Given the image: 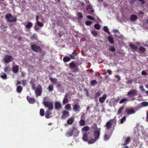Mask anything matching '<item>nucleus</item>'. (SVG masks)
<instances>
[{
    "label": "nucleus",
    "instance_id": "obj_43",
    "mask_svg": "<svg viewBox=\"0 0 148 148\" xmlns=\"http://www.w3.org/2000/svg\"><path fill=\"white\" fill-rule=\"evenodd\" d=\"M48 89L49 92H51L53 90V85H51L49 86Z\"/></svg>",
    "mask_w": 148,
    "mask_h": 148
},
{
    "label": "nucleus",
    "instance_id": "obj_61",
    "mask_svg": "<svg viewBox=\"0 0 148 148\" xmlns=\"http://www.w3.org/2000/svg\"><path fill=\"white\" fill-rule=\"evenodd\" d=\"M139 88L141 89H142V91H145V90L143 86V85H141L140 86Z\"/></svg>",
    "mask_w": 148,
    "mask_h": 148
},
{
    "label": "nucleus",
    "instance_id": "obj_5",
    "mask_svg": "<svg viewBox=\"0 0 148 148\" xmlns=\"http://www.w3.org/2000/svg\"><path fill=\"white\" fill-rule=\"evenodd\" d=\"M77 130V128L75 126L69 129V131L66 134V136L68 137H71L73 135L74 132Z\"/></svg>",
    "mask_w": 148,
    "mask_h": 148
},
{
    "label": "nucleus",
    "instance_id": "obj_2",
    "mask_svg": "<svg viewBox=\"0 0 148 148\" xmlns=\"http://www.w3.org/2000/svg\"><path fill=\"white\" fill-rule=\"evenodd\" d=\"M31 48L34 52L36 53H41L42 52V49L39 46L34 44H32L31 42L30 44Z\"/></svg>",
    "mask_w": 148,
    "mask_h": 148
},
{
    "label": "nucleus",
    "instance_id": "obj_42",
    "mask_svg": "<svg viewBox=\"0 0 148 148\" xmlns=\"http://www.w3.org/2000/svg\"><path fill=\"white\" fill-rule=\"evenodd\" d=\"M101 95V92L100 91H97L95 95V97H99Z\"/></svg>",
    "mask_w": 148,
    "mask_h": 148
},
{
    "label": "nucleus",
    "instance_id": "obj_38",
    "mask_svg": "<svg viewBox=\"0 0 148 148\" xmlns=\"http://www.w3.org/2000/svg\"><path fill=\"white\" fill-rule=\"evenodd\" d=\"M65 107V109L68 111L70 110L71 108L70 105L69 104H67L66 105Z\"/></svg>",
    "mask_w": 148,
    "mask_h": 148
},
{
    "label": "nucleus",
    "instance_id": "obj_10",
    "mask_svg": "<svg viewBox=\"0 0 148 148\" xmlns=\"http://www.w3.org/2000/svg\"><path fill=\"white\" fill-rule=\"evenodd\" d=\"M100 135V131L99 130H96L94 131V136L95 138L97 140L99 138Z\"/></svg>",
    "mask_w": 148,
    "mask_h": 148
},
{
    "label": "nucleus",
    "instance_id": "obj_39",
    "mask_svg": "<svg viewBox=\"0 0 148 148\" xmlns=\"http://www.w3.org/2000/svg\"><path fill=\"white\" fill-rule=\"evenodd\" d=\"M128 101V99L127 98H123L121 100H120L119 101V103L121 104L124 102H125L126 101Z\"/></svg>",
    "mask_w": 148,
    "mask_h": 148
},
{
    "label": "nucleus",
    "instance_id": "obj_31",
    "mask_svg": "<svg viewBox=\"0 0 148 148\" xmlns=\"http://www.w3.org/2000/svg\"><path fill=\"white\" fill-rule=\"evenodd\" d=\"M97 140L95 138H92L89 139L88 141V143L89 144H91L94 143Z\"/></svg>",
    "mask_w": 148,
    "mask_h": 148
},
{
    "label": "nucleus",
    "instance_id": "obj_6",
    "mask_svg": "<svg viewBox=\"0 0 148 148\" xmlns=\"http://www.w3.org/2000/svg\"><path fill=\"white\" fill-rule=\"evenodd\" d=\"M42 88L41 85L38 84L37 88L35 89V93L36 97L39 96L41 95L42 92Z\"/></svg>",
    "mask_w": 148,
    "mask_h": 148
},
{
    "label": "nucleus",
    "instance_id": "obj_52",
    "mask_svg": "<svg viewBox=\"0 0 148 148\" xmlns=\"http://www.w3.org/2000/svg\"><path fill=\"white\" fill-rule=\"evenodd\" d=\"M36 23L40 27H42L43 26V24L39 22V21L37 22Z\"/></svg>",
    "mask_w": 148,
    "mask_h": 148
},
{
    "label": "nucleus",
    "instance_id": "obj_53",
    "mask_svg": "<svg viewBox=\"0 0 148 148\" xmlns=\"http://www.w3.org/2000/svg\"><path fill=\"white\" fill-rule=\"evenodd\" d=\"M22 85L25 86L27 84V81L26 80L23 79L22 80Z\"/></svg>",
    "mask_w": 148,
    "mask_h": 148
},
{
    "label": "nucleus",
    "instance_id": "obj_13",
    "mask_svg": "<svg viewBox=\"0 0 148 148\" xmlns=\"http://www.w3.org/2000/svg\"><path fill=\"white\" fill-rule=\"evenodd\" d=\"M54 106L55 108L58 110L61 108L62 107L61 103L58 101H56L55 102Z\"/></svg>",
    "mask_w": 148,
    "mask_h": 148
},
{
    "label": "nucleus",
    "instance_id": "obj_26",
    "mask_svg": "<svg viewBox=\"0 0 148 148\" xmlns=\"http://www.w3.org/2000/svg\"><path fill=\"white\" fill-rule=\"evenodd\" d=\"M23 88L21 86H17L16 90V92L18 93H20L22 91Z\"/></svg>",
    "mask_w": 148,
    "mask_h": 148
},
{
    "label": "nucleus",
    "instance_id": "obj_60",
    "mask_svg": "<svg viewBox=\"0 0 148 148\" xmlns=\"http://www.w3.org/2000/svg\"><path fill=\"white\" fill-rule=\"evenodd\" d=\"M31 85L32 89L34 90H35L36 88L35 84H34L33 85Z\"/></svg>",
    "mask_w": 148,
    "mask_h": 148
},
{
    "label": "nucleus",
    "instance_id": "obj_49",
    "mask_svg": "<svg viewBox=\"0 0 148 148\" xmlns=\"http://www.w3.org/2000/svg\"><path fill=\"white\" fill-rule=\"evenodd\" d=\"M91 32L92 34L95 37H96L97 36V33L96 31H91Z\"/></svg>",
    "mask_w": 148,
    "mask_h": 148
},
{
    "label": "nucleus",
    "instance_id": "obj_44",
    "mask_svg": "<svg viewBox=\"0 0 148 148\" xmlns=\"http://www.w3.org/2000/svg\"><path fill=\"white\" fill-rule=\"evenodd\" d=\"M146 49L143 47H139V51L140 52H144L146 51Z\"/></svg>",
    "mask_w": 148,
    "mask_h": 148
},
{
    "label": "nucleus",
    "instance_id": "obj_40",
    "mask_svg": "<svg viewBox=\"0 0 148 148\" xmlns=\"http://www.w3.org/2000/svg\"><path fill=\"white\" fill-rule=\"evenodd\" d=\"M126 117L124 116L122 119H120V123L122 124L126 120Z\"/></svg>",
    "mask_w": 148,
    "mask_h": 148
},
{
    "label": "nucleus",
    "instance_id": "obj_3",
    "mask_svg": "<svg viewBox=\"0 0 148 148\" xmlns=\"http://www.w3.org/2000/svg\"><path fill=\"white\" fill-rule=\"evenodd\" d=\"M46 98L45 97L43 99V104L45 106L48 108L49 110H52L53 109V102L51 101H47L45 100V99Z\"/></svg>",
    "mask_w": 148,
    "mask_h": 148
},
{
    "label": "nucleus",
    "instance_id": "obj_23",
    "mask_svg": "<svg viewBox=\"0 0 148 148\" xmlns=\"http://www.w3.org/2000/svg\"><path fill=\"white\" fill-rule=\"evenodd\" d=\"M68 99L67 98V94H66L64 96V97L63 99L62 103L63 104H65L68 103Z\"/></svg>",
    "mask_w": 148,
    "mask_h": 148
},
{
    "label": "nucleus",
    "instance_id": "obj_41",
    "mask_svg": "<svg viewBox=\"0 0 148 148\" xmlns=\"http://www.w3.org/2000/svg\"><path fill=\"white\" fill-rule=\"evenodd\" d=\"M97 82L96 80H94L92 81L90 83V85L92 86H94L97 84Z\"/></svg>",
    "mask_w": 148,
    "mask_h": 148
},
{
    "label": "nucleus",
    "instance_id": "obj_19",
    "mask_svg": "<svg viewBox=\"0 0 148 148\" xmlns=\"http://www.w3.org/2000/svg\"><path fill=\"white\" fill-rule=\"evenodd\" d=\"M74 121V118L71 117L68 119L67 121V123L69 125L72 124Z\"/></svg>",
    "mask_w": 148,
    "mask_h": 148
},
{
    "label": "nucleus",
    "instance_id": "obj_58",
    "mask_svg": "<svg viewBox=\"0 0 148 148\" xmlns=\"http://www.w3.org/2000/svg\"><path fill=\"white\" fill-rule=\"evenodd\" d=\"M141 74L142 75H147V73H146V72L144 71H143L141 72Z\"/></svg>",
    "mask_w": 148,
    "mask_h": 148
},
{
    "label": "nucleus",
    "instance_id": "obj_32",
    "mask_svg": "<svg viewBox=\"0 0 148 148\" xmlns=\"http://www.w3.org/2000/svg\"><path fill=\"white\" fill-rule=\"evenodd\" d=\"M45 114V110L44 109L41 108L40 110V114L41 116H43Z\"/></svg>",
    "mask_w": 148,
    "mask_h": 148
},
{
    "label": "nucleus",
    "instance_id": "obj_8",
    "mask_svg": "<svg viewBox=\"0 0 148 148\" xmlns=\"http://www.w3.org/2000/svg\"><path fill=\"white\" fill-rule=\"evenodd\" d=\"M137 91L136 90L133 89L130 90L127 93V95L129 96H135L136 94Z\"/></svg>",
    "mask_w": 148,
    "mask_h": 148
},
{
    "label": "nucleus",
    "instance_id": "obj_56",
    "mask_svg": "<svg viewBox=\"0 0 148 148\" xmlns=\"http://www.w3.org/2000/svg\"><path fill=\"white\" fill-rule=\"evenodd\" d=\"M87 17L89 19L91 20H93L94 19V18L93 17L90 15L87 16Z\"/></svg>",
    "mask_w": 148,
    "mask_h": 148
},
{
    "label": "nucleus",
    "instance_id": "obj_24",
    "mask_svg": "<svg viewBox=\"0 0 148 148\" xmlns=\"http://www.w3.org/2000/svg\"><path fill=\"white\" fill-rule=\"evenodd\" d=\"M88 135L86 133H85L83 135L82 139L83 140L85 141H88Z\"/></svg>",
    "mask_w": 148,
    "mask_h": 148
},
{
    "label": "nucleus",
    "instance_id": "obj_54",
    "mask_svg": "<svg viewBox=\"0 0 148 148\" xmlns=\"http://www.w3.org/2000/svg\"><path fill=\"white\" fill-rule=\"evenodd\" d=\"M79 69L77 67H75L74 68V70L73 71V73H76L79 71Z\"/></svg>",
    "mask_w": 148,
    "mask_h": 148
},
{
    "label": "nucleus",
    "instance_id": "obj_11",
    "mask_svg": "<svg viewBox=\"0 0 148 148\" xmlns=\"http://www.w3.org/2000/svg\"><path fill=\"white\" fill-rule=\"evenodd\" d=\"M27 98L28 101L30 104H34L36 102V100L34 99L31 98L28 96H27Z\"/></svg>",
    "mask_w": 148,
    "mask_h": 148
},
{
    "label": "nucleus",
    "instance_id": "obj_22",
    "mask_svg": "<svg viewBox=\"0 0 148 148\" xmlns=\"http://www.w3.org/2000/svg\"><path fill=\"white\" fill-rule=\"evenodd\" d=\"M90 130L89 127L88 126H86L83 127L82 130L83 132L86 133L88 131Z\"/></svg>",
    "mask_w": 148,
    "mask_h": 148
},
{
    "label": "nucleus",
    "instance_id": "obj_21",
    "mask_svg": "<svg viewBox=\"0 0 148 148\" xmlns=\"http://www.w3.org/2000/svg\"><path fill=\"white\" fill-rule=\"evenodd\" d=\"M129 46L131 48L134 49L136 51L138 49L137 46L136 45L132 43H130Z\"/></svg>",
    "mask_w": 148,
    "mask_h": 148
},
{
    "label": "nucleus",
    "instance_id": "obj_29",
    "mask_svg": "<svg viewBox=\"0 0 148 148\" xmlns=\"http://www.w3.org/2000/svg\"><path fill=\"white\" fill-rule=\"evenodd\" d=\"M85 121L83 119H81L79 122V125L80 126H82L85 125Z\"/></svg>",
    "mask_w": 148,
    "mask_h": 148
},
{
    "label": "nucleus",
    "instance_id": "obj_45",
    "mask_svg": "<svg viewBox=\"0 0 148 148\" xmlns=\"http://www.w3.org/2000/svg\"><path fill=\"white\" fill-rule=\"evenodd\" d=\"M130 137H128L125 139V143L126 144H128L130 142Z\"/></svg>",
    "mask_w": 148,
    "mask_h": 148
},
{
    "label": "nucleus",
    "instance_id": "obj_17",
    "mask_svg": "<svg viewBox=\"0 0 148 148\" xmlns=\"http://www.w3.org/2000/svg\"><path fill=\"white\" fill-rule=\"evenodd\" d=\"M50 110H48L46 111L45 114V117L47 118H51V112L50 111Z\"/></svg>",
    "mask_w": 148,
    "mask_h": 148
},
{
    "label": "nucleus",
    "instance_id": "obj_63",
    "mask_svg": "<svg viewBox=\"0 0 148 148\" xmlns=\"http://www.w3.org/2000/svg\"><path fill=\"white\" fill-rule=\"evenodd\" d=\"M71 57V59H75V57L72 54H70L69 55Z\"/></svg>",
    "mask_w": 148,
    "mask_h": 148
},
{
    "label": "nucleus",
    "instance_id": "obj_33",
    "mask_svg": "<svg viewBox=\"0 0 148 148\" xmlns=\"http://www.w3.org/2000/svg\"><path fill=\"white\" fill-rule=\"evenodd\" d=\"M4 72L8 73L11 71V70L9 67L7 66L4 67Z\"/></svg>",
    "mask_w": 148,
    "mask_h": 148
},
{
    "label": "nucleus",
    "instance_id": "obj_37",
    "mask_svg": "<svg viewBox=\"0 0 148 148\" xmlns=\"http://www.w3.org/2000/svg\"><path fill=\"white\" fill-rule=\"evenodd\" d=\"M32 24L31 22L28 23L26 26L27 29H29L32 26Z\"/></svg>",
    "mask_w": 148,
    "mask_h": 148
},
{
    "label": "nucleus",
    "instance_id": "obj_27",
    "mask_svg": "<svg viewBox=\"0 0 148 148\" xmlns=\"http://www.w3.org/2000/svg\"><path fill=\"white\" fill-rule=\"evenodd\" d=\"M30 39L31 40L35 39L37 40L38 39V37L36 34H34L30 37Z\"/></svg>",
    "mask_w": 148,
    "mask_h": 148
},
{
    "label": "nucleus",
    "instance_id": "obj_20",
    "mask_svg": "<svg viewBox=\"0 0 148 148\" xmlns=\"http://www.w3.org/2000/svg\"><path fill=\"white\" fill-rule=\"evenodd\" d=\"M130 19L131 21H134L137 19V16L135 14H132L131 16Z\"/></svg>",
    "mask_w": 148,
    "mask_h": 148
},
{
    "label": "nucleus",
    "instance_id": "obj_35",
    "mask_svg": "<svg viewBox=\"0 0 148 148\" xmlns=\"http://www.w3.org/2000/svg\"><path fill=\"white\" fill-rule=\"evenodd\" d=\"M71 60V58L68 57H65L63 58V61L65 62L70 61Z\"/></svg>",
    "mask_w": 148,
    "mask_h": 148
},
{
    "label": "nucleus",
    "instance_id": "obj_1",
    "mask_svg": "<svg viewBox=\"0 0 148 148\" xmlns=\"http://www.w3.org/2000/svg\"><path fill=\"white\" fill-rule=\"evenodd\" d=\"M116 119H110L106 122L104 127H106V130L108 131V130L110 129L112 126H113L114 128L116 125Z\"/></svg>",
    "mask_w": 148,
    "mask_h": 148
},
{
    "label": "nucleus",
    "instance_id": "obj_57",
    "mask_svg": "<svg viewBox=\"0 0 148 148\" xmlns=\"http://www.w3.org/2000/svg\"><path fill=\"white\" fill-rule=\"evenodd\" d=\"M114 77H115L117 78L120 81L121 80V77L118 75H115L114 76Z\"/></svg>",
    "mask_w": 148,
    "mask_h": 148
},
{
    "label": "nucleus",
    "instance_id": "obj_16",
    "mask_svg": "<svg viewBox=\"0 0 148 148\" xmlns=\"http://www.w3.org/2000/svg\"><path fill=\"white\" fill-rule=\"evenodd\" d=\"M107 98V95L106 94H104L103 96L99 98V101L101 103H104Z\"/></svg>",
    "mask_w": 148,
    "mask_h": 148
},
{
    "label": "nucleus",
    "instance_id": "obj_51",
    "mask_svg": "<svg viewBox=\"0 0 148 148\" xmlns=\"http://www.w3.org/2000/svg\"><path fill=\"white\" fill-rule=\"evenodd\" d=\"M92 23V21H86L85 24L87 25H90Z\"/></svg>",
    "mask_w": 148,
    "mask_h": 148
},
{
    "label": "nucleus",
    "instance_id": "obj_12",
    "mask_svg": "<svg viewBox=\"0 0 148 148\" xmlns=\"http://www.w3.org/2000/svg\"><path fill=\"white\" fill-rule=\"evenodd\" d=\"M73 110L76 112H79L80 110V107L79 104H75L73 108Z\"/></svg>",
    "mask_w": 148,
    "mask_h": 148
},
{
    "label": "nucleus",
    "instance_id": "obj_4",
    "mask_svg": "<svg viewBox=\"0 0 148 148\" xmlns=\"http://www.w3.org/2000/svg\"><path fill=\"white\" fill-rule=\"evenodd\" d=\"M5 18L10 23L12 22H15L17 21L16 18V17H14V18L12 20L10 19V18H13V17L12 16V14L10 13L7 14L5 16Z\"/></svg>",
    "mask_w": 148,
    "mask_h": 148
},
{
    "label": "nucleus",
    "instance_id": "obj_46",
    "mask_svg": "<svg viewBox=\"0 0 148 148\" xmlns=\"http://www.w3.org/2000/svg\"><path fill=\"white\" fill-rule=\"evenodd\" d=\"M141 105L144 107H146L148 106V102H144L141 103Z\"/></svg>",
    "mask_w": 148,
    "mask_h": 148
},
{
    "label": "nucleus",
    "instance_id": "obj_9",
    "mask_svg": "<svg viewBox=\"0 0 148 148\" xmlns=\"http://www.w3.org/2000/svg\"><path fill=\"white\" fill-rule=\"evenodd\" d=\"M69 116V112L65 110H64L62 112L61 117L62 119H65L66 117Z\"/></svg>",
    "mask_w": 148,
    "mask_h": 148
},
{
    "label": "nucleus",
    "instance_id": "obj_25",
    "mask_svg": "<svg viewBox=\"0 0 148 148\" xmlns=\"http://www.w3.org/2000/svg\"><path fill=\"white\" fill-rule=\"evenodd\" d=\"M76 66V65L75 63V62H72L69 64V68L71 69H73Z\"/></svg>",
    "mask_w": 148,
    "mask_h": 148
},
{
    "label": "nucleus",
    "instance_id": "obj_28",
    "mask_svg": "<svg viewBox=\"0 0 148 148\" xmlns=\"http://www.w3.org/2000/svg\"><path fill=\"white\" fill-rule=\"evenodd\" d=\"M49 79L50 81L53 84H55L57 82V79L56 78L52 77H50Z\"/></svg>",
    "mask_w": 148,
    "mask_h": 148
},
{
    "label": "nucleus",
    "instance_id": "obj_55",
    "mask_svg": "<svg viewBox=\"0 0 148 148\" xmlns=\"http://www.w3.org/2000/svg\"><path fill=\"white\" fill-rule=\"evenodd\" d=\"M109 50L112 52H114L115 51V49L114 47H113L110 48Z\"/></svg>",
    "mask_w": 148,
    "mask_h": 148
},
{
    "label": "nucleus",
    "instance_id": "obj_15",
    "mask_svg": "<svg viewBox=\"0 0 148 148\" xmlns=\"http://www.w3.org/2000/svg\"><path fill=\"white\" fill-rule=\"evenodd\" d=\"M114 129V128L113 130H110V133H109V135H108L107 134H105L104 136V139L105 140H108L109 139L110 136L113 133V130Z\"/></svg>",
    "mask_w": 148,
    "mask_h": 148
},
{
    "label": "nucleus",
    "instance_id": "obj_48",
    "mask_svg": "<svg viewBox=\"0 0 148 148\" xmlns=\"http://www.w3.org/2000/svg\"><path fill=\"white\" fill-rule=\"evenodd\" d=\"M94 27L95 29L99 30L100 28V25L98 24H95L94 25Z\"/></svg>",
    "mask_w": 148,
    "mask_h": 148
},
{
    "label": "nucleus",
    "instance_id": "obj_30",
    "mask_svg": "<svg viewBox=\"0 0 148 148\" xmlns=\"http://www.w3.org/2000/svg\"><path fill=\"white\" fill-rule=\"evenodd\" d=\"M108 40L109 42L112 44L114 43V41L113 38L112 37L110 36H108Z\"/></svg>",
    "mask_w": 148,
    "mask_h": 148
},
{
    "label": "nucleus",
    "instance_id": "obj_14",
    "mask_svg": "<svg viewBox=\"0 0 148 148\" xmlns=\"http://www.w3.org/2000/svg\"><path fill=\"white\" fill-rule=\"evenodd\" d=\"M125 112L128 115L134 114L135 113V111L134 110L132 109H126Z\"/></svg>",
    "mask_w": 148,
    "mask_h": 148
},
{
    "label": "nucleus",
    "instance_id": "obj_47",
    "mask_svg": "<svg viewBox=\"0 0 148 148\" xmlns=\"http://www.w3.org/2000/svg\"><path fill=\"white\" fill-rule=\"evenodd\" d=\"M77 15L78 16L79 18L80 19H82L83 18V16L81 12H78Z\"/></svg>",
    "mask_w": 148,
    "mask_h": 148
},
{
    "label": "nucleus",
    "instance_id": "obj_18",
    "mask_svg": "<svg viewBox=\"0 0 148 148\" xmlns=\"http://www.w3.org/2000/svg\"><path fill=\"white\" fill-rule=\"evenodd\" d=\"M19 66L18 65H16L12 67V71L14 73H17L18 71Z\"/></svg>",
    "mask_w": 148,
    "mask_h": 148
},
{
    "label": "nucleus",
    "instance_id": "obj_62",
    "mask_svg": "<svg viewBox=\"0 0 148 148\" xmlns=\"http://www.w3.org/2000/svg\"><path fill=\"white\" fill-rule=\"evenodd\" d=\"M35 82V81L34 80H31V81H30V83L32 85H33V84H34V82Z\"/></svg>",
    "mask_w": 148,
    "mask_h": 148
},
{
    "label": "nucleus",
    "instance_id": "obj_64",
    "mask_svg": "<svg viewBox=\"0 0 148 148\" xmlns=\"http://www.w3.org/2000/svg\"><path fill=\"white\" fill-rule=\"evenodd\" d=\"M21 84V82L20 81H18L16 84V86H19V85L20 84Z\"/></svg>",
    "mask_w": 148,
    "mask_h": 148
},
{
    "label": "nucleus",
    "instance_id": "obj_34",
    "mask_svg": "<svg viewBox=\"0 0 148 148\" xmlns=\"http://www.w3.org/2000/svg\"><path fill=\"white\" fill-rule=\"evenodd\" d=\"M124 106H123L120 108L119 109L118 111V112L117 113V114L118 115L121 114L122 113V111L124 109Z\"/></svg>",
    "mask_w": 148,
    "mask_h": 148
},
{
    "label": "nucleus",
    "instance_id": "obj_7",
    "mask_svg": "<svg viewBox=\"0 0 148 148\" xmlns=\"http://www.w3.org/2000/svg\"><path fill=\"white\" fill-rule=\"evenodd\" d=\"M13 60V58L11 56L6 55L4 56V58L3 60L4 63L8 64L11 62Z\"/></svg>",
    "mask_w": 148,
    "mask_h": 148
},
{
    "label": "nucleus",
    "instance_id": "obj_36",
    "mask_svg": "<svg viewBox=\"0 0 148 148\" xmlns=\"http://www.w3.org/2000/svg\"><path fill=\"white\" fill-rule=\"evenodd\" d=\"M1 77L3 79H6L7 77V75L5 73H2Z\"/></svg>",
    "mask_w": 148,
    "mask_h": 148
},
{
    "label": "nucleus",
    "instance_id": "obj_59",
    "mask_svg": "<svg viewBox=\"0 0 148 148\" xmlns=\"http://www.w3.org/2000/svg\"><path fill=\"white\" fill-rule=\"evenodd\" d=\"M133 82L132 79L128 80L127 82V84H132Z\"/></svg>",
    "mask_w": 148,
    "mask_h": 148
},
{
    "label": "nucleus",
    "instance_id": "obj_50",
    "mask_svg": "<svg viewBox=\"0 0 148 148\" xmlns=\"http://www.w3.org/2000/svg\"><path fill=\"white\" fill-rule=\"evenodd\" d=\"M103 29L107 33H109V29L107 26H104L103 27Z\"/></svg>",
    "mask_w": 148,
    "mask_h": 148
}]
</instances>
